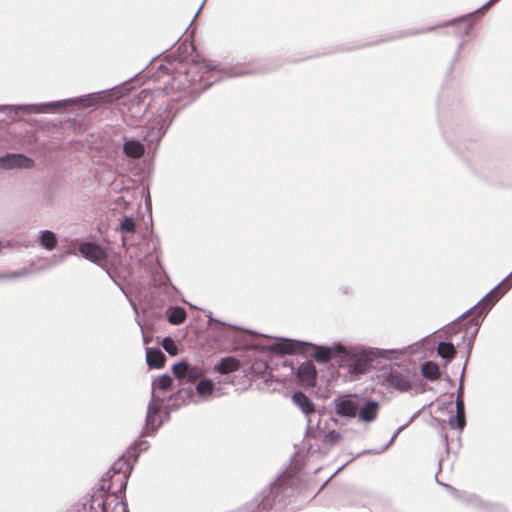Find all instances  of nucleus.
<instances>
[{"instance_id": "obj_12", "label": "nucleus", "mask_w": 512, "mask_h": 512, "mask_svg": "<svg viewBox=\"0 0 512 512\" xmlns=\"http://www.w3.org/2000/svg\"><path fill=\"white\" fill-rule=\"evenodd\" d=\"M442 374L441 367L432 360H425L419 366V377L421 381L426 380L434 382L439 379Z\"/></svg>"}, {"instance_id": "obj_32", "label": "nucleus", "mask_w": 512, "mask_h": 512, "mask_svg": "<svg viewBox=\"0 0 512 512\" xmlns=\"http://www.w3.org/2000/svg\"><path fill=\"white\" fill-rule=\"evenodd\" d=\"M415 414L412 415L407 422H405L404 424L398 426L396 428V430L393 432L391 438L386 442V450L392 445V443L395 441V439L397 438V436L400 434V432L405 428L407 427L411 421L413 420Z\"/></svg>"}, {"instance_id": "obj_37", "label": "nucleus", "mask_w": 512, "mask_h": 512, "mask_svg": "<svg viewBox=\"0 0 512 512\" xmlns=\"http://www.w3.org/2000/svg\"><path fill=\"white\" fill-rule=\"evenodd\" d=\"M506 277L507 281L504 283V292H508L512 288V271Z\"/></svg>"}, {"instance_id": "obj_39", "label": "nucleus", "mask_w": 512, "mask_h": 512, "mask_svg": "<svg viewBox=\"0 0 512 512\" xmlns=\"http://www.w3.org/2000/svg\"><path fill=\"white\" fill-rule=\"evenodd\" d=\"M493 2H494L493 0H488L487 2H485L482 5V9H484L486 11L487 9H489V7L492 5Z\"/></svg>"}, {"instance_id": "obj_23", "label": "nucleus", "mask_w": 512, "mask_h": 512, "mask_svg": "<svg viewBox=\"0 0 512 512\" xmlns=\"http://www.w3.org/2000/svg\"><path fill=\"white\" fill-rule=\"evenodd\" d=\"M378 405L376 403H368L359 411L360 419L364 421H371L376 417Z\"/></svg>"}, {"instance_id": "obj_27", "label": "nucleus", "mask_w": 512, "mask_h": 512, "mask_svg": "<svg viewBox=\"0 0 512 512\" xmlns=\"http://www.w3.org/2000/svg\"><path fill=\"white\" fill-rule=\"evenodd\" d=\"M465 26L458 27L459 24H456L455 26H452L454 28V34L459 39H465L471 32L473 28V21H466Z\"/></svg>"}, {"instance_id": "obj_6", "label": "nucleus", "mask_w": 512, "mask_h": 512, "mask_svg": "<svg viewBox=\"0 0 512 512\" xmlns=\"http://www.w3.org/2000/svg\"><path fill=\"white\" fill-rule=\"evenodd\" d=\"M341 362L343 366L348 368V372L352 375L363 374L370 367L372 357L363 350L350 349L341 353Z\"/></svg>"}, {"instance_id": "obj_10", "label": "nucleus", "mask_w": 512, "mask_h": 512, "mask_svg": "<svg viewBox=\"0 0 512 512\" xmlns=\"http://www.w3.org/2000/svg\"><path fill=\"white\" fill-rule=\"evenodd\" d=\"M35 163L32 159L22 154H7L0 157V168L12 169V168H32Z\"/></svg>"}, {"instance_id": "obj_35", "label": "nucleus", "mask_w": 512, "mask_h": 512, "mask_svg": "<svg viewBox=\"0 0 512 512\" xmlns=\"http://www.w3.org/2000/svg\"><path fill=\"white\" fill-rule=\"evenodd\" d=\"M455 403H456V414L465 416L464 398L461 395H457Z\"/></svg>"}, {"instance_id": "obj_8", "label": "nucleus", "mask_w": 512, "mask_h": 512, "mask_svg": "<svg viewBox=\"0 0 512 512\" xmlns=\"http://www.w3.org/2000/svg\"><path fill=\"white\" fill-rule=\"evenodd\" d=\"M130 470V464L124 458H120L115 461L109 471V473L112 472L110 475V485L118 486L120 491H125Z\"/></svg>"}, {"instance_id": "obj_20", "label": "nucleus", "mask_w": 512, "mask_h": 512, "mask_svg": "<svg viewBox=\"0 0 512 512\" xmlns=\"http://www.w3.org/2000/svg\"><path fill=\"white\" fill-rule=\"evenodd\" d=\"M292 399L306 415H310L315 412L314 404L304 393L296 392L293 394Z\"/></svg>"}, {"instance_id": "obj_4", "label": "nucleus", "mask_w": 512, "mask_h": 512, "mask_svg": "<svg viewBox=\"0 0 512 512\" xmlns=\"http://www.w3.org/2000/svg\"><path fill=\"white\" fill-rule=\"evenodd\" d=\"M109 492H100L92 496V507L101 508L102 512H126V504L122 501V493L118 486L108 487Z\"/></svg>"}, {"instance_id": "obj_40", "label": "nucleus", "mask_w": 512, "mask_h": 512, "mask_svg": "<svg viewBox=\"0 0 512 512\" xmlns=\"http://www.w3.org/2000/svg\"><path fill=\"white\" fill-rule=\"evenodd\" d=\"M445 379H446V380H447L451 385H453V384H454L453 379H452V378H451L447 373H445Z\"/></svg>"}, {"instance_id": "obj_26", "label": "nucleus", "mask_w": 512, "mask_h": 512, "mask_svg": "<svg viewBox=\"0 0 512 512\" xmlns=\"http://www.w3.org/2000/svg\"><path fill=\"white\" fill-rule=\"evenodd\" d=\"M41 245L48 250H52L57 245V239L51 231H44L41 235Z\"/></svg>"}, {"instance_id": "obj_19", "label": "nucleus", "mask_w": 512, "mask_h": 512, "mask_svg": "<svg viewBox=\"0 0 512 512\" xmlns=\"http://www.w3.org/2000/svg\"><path fill=\"white\" fill-rule=\"evenodd\" d=\"M240 367V362L234 357H225L222 358L219 363L215 366V370H217L221 374H228L234 371H237Z\"/></svg>"}, {"instance_id": "obj_5", "label": "nucleus", "mask_w": 512, "mask_h": 512, "mask_svg": "<svg viewBox=\"0 0 512 512\" xmlns=\"http://www.w3.org/2000/svg\"><path fill=\"white\" fill-rule=\"evenodd\" d=\"M484 13H485V10L482 9V6H480L479 8H477L476 10H474V11H472L470 13H467V14H464V15H460V16H458L456 18H453V19L441 22V23H439L437 25H434V26L424 27V28H421L419 30H415V31L407 32V33H402V34H399V35H394V34L393 35H389V36L386 35V41L387 40L398 39V38L409 36V35L425 34V33H428V32L435 31L438 28L455 26L456 24H460V23L466 22V21H473V24H474L476 21H478L484 15Z\"/></svg>"}, {"instance_id": "obj_1", "label": "nucleus", "mask_w": 512, "mask_h": 512, "mask_svg": "<svg viewBox=\"0 0 512 512\" xmlns=\"http://www.w3.org/2000/svg\"><path fill=\"white\" fill-rule=\"evenodd\" d=\"M438 330L422 339L401 348H386V389L393 388L399 393L415 389V393H424L427 384L418 375L416 361L411 357L423 349L428 339Z\"/></svg>"}, {"instance_id": "obj_22", "label": "nucleus", "mask_w": 512, "mask_h": 512, "mask_svg": "<svg viewBox=\"0 0 512 512\" xmlns=\"http://www.w3.org/2000/svg\"><path fill=\"white\" fill-rule=\"evenodd\" d=\"M441 437H442V441H443V443L445 445L446 452L448 454L451 453V452L454 453V454H457L458 450L461 447L460 433H458L456 435L455 439L452 438L451 440H449L447 434H442Z\"/></svg>"}, {"instance_id": "obj_31", "label": "nucleus", "mask_w": 512, "mask_h": 512, "mask_svg": "<svg viewBox=\"0 0 512 512\" xmlns=\"http://www.w3.org/2000/svg\"><path fill=\"white\" fill-rule=\"evenodd\" d=\"M162 347L164 348V350L172 355V356H175L178 354V348H177V345L175 344V342L171 339V338H165L162 342Z\"/></svg>"}, {"instance_id": "obj_13", "label": "nucleus", "mask_w": 512, "mask_h": 512, "mask_svg": "<svg viewBox=\"0 0 512 512\" xmlns=\"http://www.w3.org/2000/svg\"><path fill=\"white\" fill-rule=\"evenodd\" d=\"M79 252L88 260L101 262L106 259L105 250L95 243H83L79 246Z\"/></svg>"}, {"instance_id": "obj_9", "label": "nucleus", "mask_w": 512, "mask_h": 512, "mask_svg": "<svg viewBox=\"0 0 512 512\" xmlns=\"http://www.w3.org/2000/svg\"><path fill=\"white\" fill-rule=\"evenodd\" d=\"M172 372L177 379H187L188 382L191 383L195 382L203 374V371L200 367L191 366L184 361L175 364L172 368Z\"/></svg>"}, {"instance_id": "obj_34", "label": "nucleus", "mask_w": 512, "mask_h": 512, "mask_svg": "<svg viewBox=\"0 0 512 512\" xmlns=\"http://www.w3.org/2000/svg\"><path fill=\"white\" fill-rule=\"evenodd\" d=\"M121 230L125 233H132L135 230V222L131 218H125L121 222Z\"/></svg>"}, {"instance_id": "obj_24", "label": "nucleus", "mask_w": 512, "mask_h": 512, "mask_svg": "<svg viewBox=\"0 0 512 512\" xmlns=\"http://www.w3.org/2000/svg\"><path fill=\"white\" fill-rule=\"evenodd\" d=\"M186 311L181 307H175L170 310L168 320L173 325L182 324L186 320Z\"/></svg>"}, {"instance_id": "obj_29", "label": "nucleus", "mask_w": 512, "mask_h": 512, "mask_svg": "<svg viewBox=\"0 0 512 512\" xmlns=\"http://www.w3.org/2000/svg\"><path fill=\"white\" fill-rule=\"evenodd\" d=\"M464 45H465V39H459V42L457 44V48L455 50L454 56H453L449 66H448V69H447V74L448 75H450L453 72L455 64H456V62L458 61V59L460 57V54H461V51H462Z\"/></svg>"}, {"instance_id": "obj_25", "label": "nucleus", "mask_w": 512, "mask_h": 512, "mask_svg": "<svg viewBox=\"0 0 512 512\" xmlns=\"http://www.w3.org/2000/svg\"><path fill=\"white\" fill-rule=\"evenodd\" d=\"M448 425L453 430H458L459 433L466 426V417L460 414L452 415L448 419Z\"/></svg>"}, {"instance_id": "obj_15", "label": "nucleus", "mask_w": 512, "mask_h": 512, "mask_svg": "<svg viewBox=\"0 0 512 512\" xmlns=\"http://www.w3.org/2000/svg\"><path fill=\"white\" fill-rule=\"evenodd\" d=\"M303 347L304 345L300 342L284 340L282 342L275 343L272 346V351L282 355H293L303 352Z\"/></svg>"}, {"instance_id": "obj_17", "label": "nucleus", "mask_w": 512, "mask_h": 512, "mask_svg": "<svg viewBox=\"0 0 512 512\" xmlns=\"http://www.w3.org/2000/svg\"><path fill=\"white\" fill-rule=\"evenodd\" d=\"M123 152L129 158L139 159L144 155L145 147L137 140H129L124 143Z\"/></svg>"}, {"instance_id": "obj_33", "label": "nucleus", "mask_w": 512, "mask_h": 512, "mask_svg": "<svg viewBox=\"0 0 512 512\" xmlns=\"http://www.w3.org/2000/svg\"><path fill=\"white\" fill-rule=\"evenodd\" d=\"M340 439L341 435L337 431L332 430L325 434L323 442L325 444L334 445L338 443Z\"/></svg>"}, {"instance_id": "obj_14", "label": "nucleus", "mask_w": 512, "mask_h": 512, "mask_svg": "<svg viewBox=\"0 0 512 512\" xmlns=\"http://www.w3.org/2000/svg\"><path fill=\"white\" fill-rule=\"evenodd\" d=\"M437 356L442 360V366L446 369L447 365L455 358L457 354L456 346L448 340L440 341L436 348Z\"/></svg>"}, {"instance_id": "obj_38", "label": "nucleus", "mask_w": 512, "mask_h": 512, "mask_svg": "<svg viewBox=\"0 0 512 512\" xmlns=\"http://www.w3.org/2000/svg\"><path fill=\"white\" fill-rule=\"evenodd\" d=\"M467 339V328H465V333L462 335L461 339L458 340V343L456 346V348L461 344V343H464Z\"/></svg>"}, {"instance_id": "obj_18", "label": "nucleus", "mask_w": 512, "mask_h": 512, "mask_svg": "<svg viewBox=\"0 0 512 512\" xmlns=\"http://www.w3.org/2000/svg\"><path fill=\"white\" fill-rule=\"evenodd\" d=\"M358 406L350 399H342L336 403V413L341 416L354 417L357 414Z\"/></svg>"}, {"instance_id": "obj_2", "label": "nucleus", "mask_w": 512, "mask_h": 512, "mask_svg": "<svg viewBox=\"0 0 512 512\" xmlns=\"http://www.w3.org/2000/svg\"><path fill=\"white\" fill-rule=\"evenodd\" d=\"M507 281V277H504L498 284H496L489 292H487L481 299H479L473 306L464 311L461 315L451 321L446 327L445 334L452 335L458 334L462 330L465 332L473 327L467 342V355L464 363H468L471 356L475 338L479 332L481 324L492 309V307L498 302V300L505 295L504 283Z\"/></svg>"}, {"instance_id": "obj_3", "label": "nucleus", "mask_w": 512, "mask_h": 512, "mask_svg": "<svg viewBox=\"0 0 512 512\" xmlns=\"http://www.w3.org/2000/svg\"><path fill=\"white\" fill-rule=\"evenodd\" d=\"M456 152L467 162L474 173L493 183L500 181L504 162L497 151L469 140L458 145Z\"/></svg>"}, {"instance_id": "obj_11", "label": "nucleus", "mask_w": 512, "mask_h": 512, "mask_svg": "<svg viewBox=\"0 0 512 512\" xmlns=\"http://www.w3.org/2000/svg\"><path fill=\"white\" fill-rule=\"evenodd\" d=\"M317 371L315 365L311 361L302 363L297 370V378L300 384L307 388L316 385Z\"/></svg>"}, {"instance_id": "obj_36", "label": "nucleus", "mask_w": 512, "mask_h": 512, "mask_svg": "<svg viewBox=\"0 0 512 512\" xmlns=\"http://www.w3.org/2000/svg\"><path fill=\"white\" fill-rule=\"evenodd\" d=\"M466 367H467V363H464L461 374H460V378H459V386L457 389V395H461L462 397H464L463 377H464Z\"/></svg>"}, {"instance_id": "obj_16", "label": "nucleus", "mask_w": 512, "mask_h": 512, "mask_svg": "<svg viewBox=\"0 0 512 512\" xmlns=\"http://www.w3.org/2000/svg\"><path fill=\"white\" fill-rule=\"evenodd\" d=\"M312 347L315 350L313 357L319 363H327L331 360L333 354L342 353L345 350V347L341 345H337L333 348L316 345Z\"/></svg>"}, {"instance_id": "obj_41", "label": "nucleus", "mask_w": 512, "mask_h": 512, "mask_svg": "<svg viewBox=\"0 0 512 512\" xmlns=\"http://www.w3.org/2000/svg\"><path fill=\"white\" fill-rule=\"evenodd\" d=\"M442 466V460L439 461V467L441 468Z\"/></svg>"}, {"instance_id": "obj_30", "label": "nucleus", "mask_w": 512, "mask_h": 512, "mask_svg": "<svg viewBox=\"0 0 512 512\" xmlns=\"http://www.w3.org/2000/svg\"><path fill=\"white\" fill-rule=\"evenodd\" d=\"M172 383L173 380L169 375H162L154 382V385L157 389L167 391L171 388Z\"/></svg>"}, {"instance_id": "obj_7", "label": "nucleus", "mask_w": 512, "mask_h": 512, "mask_svg": "<svg viewBox=\"0 0 512 512\" xmlns=\"http://www.w3.org/2000/svg\"><path fill=\"white\" fill-rule=\"evenodd\" d=\"M435 481L437 484L445 487V489L456 499H461L469 505L481 507L489 512H507L506 508L501 504H489L484 503L480 500L476 495H462L460 491H458L455 487L450 484L442 483L438 480L437 474L435 475Z\"/></svg>"}, {"instance_id": "obj_21", "label": "nucleus", "mask_w": 512, "mask_h": 512, "mask_svg": "<svg viewBox=\"0 0 512 512\" xmlns=\"http://www.w3.org/2000/svg\"><path fill=\"white\" fill-rule=\"evenodd\" d=\"M147 363L151 368H162L165 364L166 357L159 349H147Z\"/></svg>"}, {"instance_id": "obj_28", "label": "nucleus", "mask_w": 512, "mask_h": 512, "mask_svg": "<svg viewBox=\"0 0 512 512\" xmlns=\"http://www.w3.org/2000/svg\"><path fill=\"white\" fill-rule=\"evenodd\" d=\"M214 385L211 380L203 379L197 384L196 390L199 395H210L212 394Z\"/></svg>"}]
</instances>
